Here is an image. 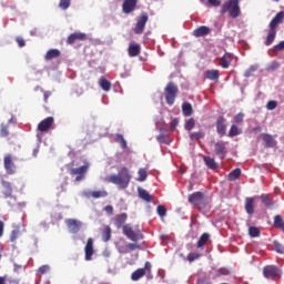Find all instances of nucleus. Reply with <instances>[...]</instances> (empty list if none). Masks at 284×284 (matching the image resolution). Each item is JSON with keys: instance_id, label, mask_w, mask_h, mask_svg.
I'll return each mask as SVG.
<instances>
[{"instance_id": "1", "label": "nucleus", "mask_w": 284, "mask_h": 284, "mask_svg": "<svg viewBox=\"0 0 284 284\" xmlns=\"http://www.w3.org/2000/svg\"><path fill=\"white\" fill-rule=\"evenodd\" d=\"M105 181L106 183H113L119 190H126L130 181H132V174L130 173V169L122 166L119 169L118 174H111Z\"/></svg>"}, {"instance_id": "2", "label": "nucleus", "mask_w": 284, "mask_h": 284, "mask_svg": "<svg viewBox=\"0 0 284 284\" xmlns=\"http://www.w3.org/2000/svg\"><path fill=\"white\" fill-rule=\"evenodd\" d=\"M222 14L225 12L230 13L232 19H236L241 16V7L239 6V0H229L222 6Z\"/></svg>"}, {"instance_id": "3", "label": "nucleus", "mask_w": 284, "mask_h": 284, "mask_svg": "<svg viewBox=\"0 0 284 284\" xmlns=\"http://www.w3.org/2000/svg\"><path fill=\"white\" fill-rule=\"evenodd\" d=\"M123 234L129 239V241H133V243L143 241V233H141L139 229H133L129 224L123 226Z\"/></svg>"}, {"instance_id": "4", "label": "nucleus", "mask_w": 284, "mask_h": 284, "mask_svg": "<svg viewBox=\"0 0 284 284\" xmlns=\"http://www.w3.org/2000/svg\"><path fill=\"white\" fill-rule=\"evenodd\" d=\"M151 274H152V263L145 262L144 267L138 268L136 271H134L131 275V278L133 281H140V278H143L144 276L150 277Z\"/></svg>"}, {"instance_id": "5", "label": "nucleus", "mask_w": 284, "mask_h": 284, "mask_svg": "<svg viewBox=\"0 0 284 284\" xmlns=\"http://www.w3.org/2000/svg\"><path fill=\"white\" fill-rule=\"evenodd\" d=\"M164 94L168 105H174L176 94H179V88L175 87L172 82H170L165 88Z\"/></svg>"}, {"instance_id": "6", "label": "nucleus", "mask_w": 284, "mask_h": 284, "mask_svg": "<svg viewBox=\"0 0 284 284\" xmlns=\"http://www.w3.org/2000/svg\"><path fill=\"white\" fill-rule=\"evenodd\" d=\"M263 274H264L265 278H272V280L281 278V270H278V267H276L274 265L264 267Z\"/></svg>"}, {"instance_id": "7", "label": "nucleus", "mask_w": 284, "mask_h": 284, "mask_svg": "<svg viewBox=\"0 0 284 284\" xmlns=\"http://www.w3.org/2000/svg\"><path fill=\"white\" fill-rule=\"evenodd\" d=\"M148 14L143 13L139 19L134 28L135 34H143V30H145V23H148Z\"/></svg>"}, {"instance_id": "8", "label": "nucleus", "mask_w": 284, "mask_h": 284, "mask_svg": "<svg viewBox=\"0 0 284 284\" xmlns=\"http://www.w3.org/2000/svg\"><path fill=\"white\" fill-rule=\"evenodd\" d=\"M67 226L69 232H71V234H77L79 232V230H81V221L79 220H74V219H69L65 221Z\"/></svg>"}, {"instance_id": "9", "label": "nucleus", "mask_w": 284, "mask_h": 284, "mask_svg": "<svg viewBox=\"0 0 284 284\" xmlns=\"http://www.w3.org/2000/svg\"><path fill=\"white\" fill-rule=\"evenodd\" d=\"M52 125H54V118L49 116L44 120H42L39 124H38V130L40 132H48V130H50V128H52Z\"/></svg>"}, {"instance_id": "10", "label": "nucleus", "mask_w": 284, "mask_h": 284, "mask_svg": "<svg viewBox=\"0 0 284 284\" xmlns=\"http://www.w3.org/2000/svg\"><path fill=\"white\" fill-rule=\"evenodd\" d=\"M85 261H92V255L94 254V240L90 237L84 247Z\"/></svg>"}, {"instance_id": "11", "label": "nucleus", "mask_w": 284, "mask_h": 284, "mask_svg": "<svg viewBox=\"0 0 284 284\" xmlns=\"http://www.w3.org/2000/svg\"><path fill=\"white\" fill-rule=\"evenodd\" d=\"M128 54L131 58L139 57L141 54V44L131 42L128 48Z\"/></svg>"}, {"instance_id": "12", "label": "nucleus", "mask_w": 284, "mask_h": 284, "mask_svg": "<svg viewBox=\"0 0 284 284\" xmlns=\"http://www.w3.org/2000/svg\"><path fill=\"white\" fill-rule=\"evenodd\" d=\"M83 196L87 199H104V196H108V193L105 191H84Z\"/></svg>"}, {"instance_id": "13", "label": "nucleus", "mask_w": 284, "mask_h": 284, "mask_svg": "<svg viewBox=\"0 0 284 284\" xmlns=\"http://www.w3.org/2000/svg\"><path fill=\"white\" fill-rule=\"evenodd\" d=\"M210 32H212V29H210L209 27H205V26H201V27L196 28L195 30H193V37H196V39H199L201 37H207V34H210Z\"/></svg>"}, {"instance_id": "14", "label": "nucleus", "mask_w": 284, "mask_h": 284, "mask_svg": "<svg viewBox=\"0 0 284 284\" xmlns=\"http://www.w3.org/2000/svg\"><path fill=\"white\" fill-rule=\"evenodd\" d=\"M4 170H7V174H14L17 170L14 163L12 162V156L10 155L4 156Z\"/></svg>"}, {"instance_id": "15", "label": "nucleus", "mask_w": 284, "mask_h": 284, "mask_svg": "<svg viewBox=\"0 0 284 284\" xmlns=\"http://www.w3.org/2000/svg\"><path fill=\"white\" fill-rule=\"evenodd\" d=\"M232 61H234V54H232V53H225V54L220 59V65H221V68L227 69V68H230Z\"/></svg>"}, {"instance_id": "16", "label": "nucleus", "mask_w": 284, "mask_h": 284, "mask_svg": "<svg viewBox=\"0 0 284 284\" xmlns=\"http://www.w3.org/2000/svg\"><path fill=\"white\" fill-rule=\"evenodd\" d=\"M134 8H136V0H124L122 9L125 14H130V12H133Z\"/></svg>"}, {"instance_id": "17", "label": "nucleus", "mask_w": 284, "mask_h": 284, "mask_svg": "<svg viewBox=\"0 0 284 284\" xmlns=\"http://www.w3.org/2000/svg\"><path fill=\"white\" fill-rule=\"evenodd\" d=\"M88 168H89V165L85 164V165H82V166H80V168H78V169L71 170V174L78 175V176L75 178V181H82V179H83L85 172H88Z\"/></svg>"}, {"instance_id": "18", "label": "nucleus", "mask_w": 284, "mask_h": 284, "mask_svg": "<svg viewBox=\"0 0 284 284\" xmlns=\"http://www.w3.org/2000/svg\"><path fill=\"white\" fill-rule=\"evenodd\" d=\"M203 202V193L201 192H195L189 196V203L192 205H201Z\"/></svg>"}, {"instance_id": "19", "label": "nucleus", "mask_w": 284, "mask_h": 284, "mask_svg": "<svg viewBox=\"0 0 284 284\" xmlns=\"http://www.w3.org/2000/svg\"><path fill=\"white\" fill-rule=\"evenodd\" d=\"M216 129L220 136H224L227 125L225 124V118L220 116L216 122Z\"/></svg>"}, {"instance_id": "20", "label": "nucleus", "mask_w": 284, "mask_h": 284, "mask_svg": "<svg viewBox=\"0 0 284 284\" xmlns=\"http://www.w3.org/2000/svg\"><path fill=\"white\" fill-rule=\"evenodd\" d=\"M215 154H217L220 159H225V154H227V150L225 149V143L223 142L215 143Z\"/></svg>"}, {"instance_id": "21", "label": "nucleus", "mask_w": 284, "mask_h": 284, "mask_svg": "<svg viewBox=\"0 0 284 284\" xmlns=\"http://www.w3.org/2000/svg\"><path fill=\"white\" fill-rule=\"evenodd\" d=\"M266 148H274L276 145V140H274V136L267 133H262L261 134Z\"/></svg>"}, {"instance_id": "22", "label": "nucleus", "mask_w": 284, "mask_h": 284, "mask_svg": "<svg viewBox=\"0 0 284 284\" xmlns=\"http://www.w3.org/2000/svg\"><path fill=\"white\" fill-rule=\"evenodd\" d=\"M126 221H128V214L121 213V214L115 216L114 225L118 229L123 227V225L125 224Z\"/></svg>"}, {"instance_id": "23", "label": "nucleus", "mask_w": 284, "mask_h": 284, "mask_svg": "<svg viewBox=\"0 0 284 284\" xmlns=\"http://www.w3.org/2000/svg\"><path fill=\"white\" fill-rule=\"evenodd\" d=\"M284 11L278 12L270 23V28H277L280 23H283Z\"/></svg>"}, {"instance_id": "24", "label": "nucleus", "mask_w": 284, "mask_h": 284, "mask_svg": "<svg viewBox=\"0 0 284 284\" xmlns=\"http://www.w3.org/2000/svg\"><path fill=\"white\" fill-rule=\"evenodd\" d=\"M85 33H72L68 38V43L72 44L74 41H85Z\"/></svg>"}, {"instance_id": "25", "label": "nucleus", "mask_w": 284, "mask_h": 284, "mask_svg": "<svg viewBox=\"0 0 284 284\" xmlns=\"http://www.w3.org/2000/svg\"><path fill=\"white\" fill-rule=\"evenodd\" d=\"M138 194L140 196V199H142V201H146V203H150L152 201V195H150V193L148 191H145V189H138Z\"/></svg>"}, {"instance_id": "26", "label": "nucleus", "mask_w": 284, "mask_h": 284, "mask_svg": "<svg viewBox=\"0 0 284 284\" xmlns=\"http://www.w3.org/2000/svg\"><path fill=\"white\" fill-rule=\"evenodd\" d=\"M245 210L247 214H254V197H246Z\"/></svg>"}, {"instance_id": "27", "label": "nucleus", "mask_w": 284, "mask_h": 284, "mask_svg": "<svg viewBox=\"0 0 284 284\" xmlns=\"http://www.w3.org/2000/svg\"><path fill=\"white\" fill-rule=\"evenodd\" d=\"M274 39H276V29L271 28L266 37L265 45H272V43H274Z\"/></svg>"}, {"instance_id": "28", "label": "nucleus", "mask_w": 284, "mask_h": 284, "mask_svg": "<svg viewBox=\"0 0 284 284\" xmlns=\"http://www.w3.org/2000/svg\"><path fill=\"white\" fill-rule=\"evenodd\" d=\"M182 112L184 116H192L194 110L192 109V104L190 102H184L182 104Z\"/></svg>"}, {"instance_id": "29", "label": "nucleus", "mask_w": 284, "mask_h": 284, "mask_svg": "<svg viewBox=\"0 0 284 284\" xmlns=\"http://www.w3.org/2000/svg\"><path fill=\"white\" fill-rule=\"evenodd\" d=\"M99 85L102 90H104V92H110V90L112 88V83H110V81H108V79H105V78L100 79Z\"/></svg>"}, {"instance_id": "30", "label": "nucleus", "mask_w": 284, "mask_h": 284, "mask_svg": "<svg viewBox=\"0 0 284 284\" xmlns=\"http://www.w3.org/2000/svg\"><path fill=\"white\" fill-rule=\"evenodd\" d=\"M205 77L210 80V81H219V70H207L205 72Z\"/></svg>"}, {"instance_id": "31", "label": "nucleus", "mask_w": 284, "mask_h": 284, "mask_svg": "<svg viewBox=\"0 0 284 284\" xmlns=\"http://www.w3.org/2000/svg\"><path fill=\"white\" fill-rule=\"evenodd\" d=\"M2 186L4 187V199H10V196H12V185L10 184V182H6L2 181Z\"/></svg>"}, {"instance_id": "32", "label": "nucleus", "mask_w": 284, "mask_h": 284, "mask_svg": "<svg viewBox=\"0 0 284 284\" xmlns=\"http://www.w3.org/2000/svg\"><path fill=\"white\" fill-rule=\"evenodd\" d=\"M239 134H243V130L239 128L236 124H232L230 131H229V136H239Z\"/></svg>"}, {"instance_id": "33", "label": "nucleus", "mask_w": 284, "mask_h": 284, "mask_svg": "<svg viewBox=\"0 0 284 284\" xmlns=\"http://www.w3.org/2000/svg\"><path fill=\"white\" fill-rule=\"evenodd\" d=\"M112 239V229L110 226H105L102 232V240L104 243H108Z\"/></svg>"}, {"instance_id": "34", "label": "nucleus", "mask_w": 284, "mask_h": 284, "mask_svg": "<svg viewBox=\"0 0 284 284\" xmlns=\"http://www.w3.org/2000/svg\"><path fill=\"white\" fill-rule=\"evenodd\" d=\"M209 241H210V234H207V233L202 234L197 241L196 247L197 248L203 247Z\"/></svg>"}, {"instance_id": "35", "label": "nucleus", "mask_w": 284, "mask_h": 284, "mask_svg": "<svg viewBox=\"0 0 284 284\" xmlns=\"http://www.w3.org/2000/svg\"><path fill=\"white\" fill-rule=\"evenodd\" d=\"M61 51H59L58 49H51L47 52L45 59L50 61L51 59H57V57H59Z\"/></svg>"}, {"instance_id": "36", "label": "nucleus", "mask_w": 284, "mask_h": 284, "mask_svg": "<svg viewBox=\"0 0 284 284\" xmlns=\"http://www.w3.org/2000/svg\"><path fill=\"white\" fill-rule=\"evenodd\" d=\"M274 227H277L278 230H282L284 229V221H283V217L281 215H276L274 217Z\"/></svg>"}, {"instance_id": "37", "label": "nucleus", "mask_w": 284, "mask_h": 284, "mask_svg": "<svg viewBox=\"0 0 284 284\" xmlns=\"http://www.w3.org/2000/svg\"><path fill=\"white\" fill-rule=\"evenodd\" d=\"M204 163L210 168V170H216V162L210 156H204Z\"/></svg>"}, {"instance_id": "38", "label": "nucleus", "mask_w": 284, "mask_h": 284, "mask_svg": "<svg viewBox=\"0 0 284 284\" xmlns=\"http://www.w3.org/2000/svg\"><path fill=\"white\" fill-rule=\"evenodd\" d=\"M241 176V169H235L229 174V181H236Z\"/></svg>"}, {"instance_id": "39", "label": "nucleus", "mask_w": 284, "mask_h": 284, "mask_svg": "<svg viewBox=\"0 0 284 284\" xmlns=\"http://www.w3.org/2000/svg\"><path fill=\"white\" fill-rule=\"evenodd\" d=\"M186 258L189 263H194V261H199V258H201V253H196V252L189 253Z\"/></svg>"}, {"instance_id": "40", "label": "nucleus", "mask_w": 284, "mask_h": 284, "mask_svg": "<svg viewBox=\"0 0 284 284\" xmlns=\"http://www.w3.org/2000/svg\"><path fill=\"white\" fill-rule=\"evenodd\" d=\"M194 125H196V121L191 118L185 121L184 128H185V130H187L190 132L191 130L194 129Z\"/></svg>"}, {"instance_id": "41", "label": "nucleus", "mask_w": 284, "mask_h": 284, "mask_svg": "<svg viewBox=\"0 0 284 284\" xmlns=\"http://www.w3.org/2000/svg\"><path fill=\"white\" fill-rule=\"evenodd\" d=\"M138 174H139L138 181L140 183H143V181H145V179H148V171L145 169H140Z\"/></svg>"}, {"instance_id": "42", "label": "nucleus", "mask_w": 284, "mask_h": 284, "mask_svg": "<svg viewBox=\"0 0 284 284\" xmlns=\"http://www.w3.org/2000/svg\"><path fill=\"white\" fill-rule=\"evenodd\" d=\"M248 234L252 239H256V236H260L261 234V230H258V227H255V226H251L248 229Z\"/></svg>"}, {"instance_id": "43", "label": "nucleus", "mask_w": 284, "mask_h": 284, "mask_svg": "<svg viewBox=\"0 0 284 284\" xmlns=\"http://www.w3.org/2000/svg\"><path fill=\"white\" fill-rule=\"evenodd\" d=\"M243 119H245V114L243 113H237L234 118H233V125H239L240 123H243Z\"/></svg>"}, {"instance_id": "44", "label": "nucleus", "mask_w": 284, "mask_h": 284, "mask_svg": "<svg viewBox=\"0 0 284 284\" xmlns=\"http://www.w3.org/2000/svg\"><path fill=\"white\" fill-rule=\"evenodd\" d=\"M115 139H116L118 143H120V145L123 149L128 148V142H125V139H123V135L118 134V135H115Z\"/></svg>"}, {"instance_id": "45", "label": "nucleus", "mask_w": 284, "mask_h": 284, "mask_svg": "<svg viewBox=\"0 0 284 284\" xmlns=\"http://www.w3.org/2000/svg\"><path fill=\"white\" fill-rule=\"evenodd\" d=\"M126 250L128 252H134V250H141V245L136 244V243H129L126 244Z\"/></svg>"}, {"instance_id": "46", "label": "nucleus", "mask_w": 284, "mask_h": 284, "mask_svg": "<svg viewBox=\"0 0 284 284\" xmlns=\"http://www.w3.org/2000/svg\"><path fill=\"white\" fill-rule=\"evenodd\" d=\"M19 234H20L19 229H16V230H13V231L11 232L10 239H11V242H12V243H14V241H17V240L19 239Z\"/></svg>"}, {"instance_id": "47", "label": "nucleus", "mask_w": 284, "mask_h": 284, "mask_svg": "<svg viewBox=\"0 0 284 284\" xmlns=\"http://www.w3.org/2000/svg\"><path fill=\"white\" fill-rule=\"evenodd\" d=\"M158 214H159V216H165L166 214H168V210L165 209V206H163V205H159L158 206Z\"/></svg>"}, {"instance_id": "48", "label": "nucleus", "mask_w": 284, "mask_h": 284, "mask_svg": "<svg viewBox=\"0 0 284 284\" xmlns=\"http://www.w3.org/2000/svg\"><path fill=\"white\" fill-rule=\"evenodd\" d=\"M8 125H6V124H1V129H0V136H2V138H6V136H8Z\"/></svg>"}, {"instance_id": "49", "label": "nucleus", "mask_w": 284, "mask_h": 284, "mask_svg": "<svg viewBox=\"0 0 284 284\" xmlns=\"http://www.w3.org/2000/svg\"><path fill=\"white\" fill-rule=\"evenodd\" d=\"M59 6L62 10H68V8H70V0H60Z\"/></svg>"}, {"instance_id": "50", "label": "nucleus", "mask_w": 284, "mask_h": 284, "mask_svg": "<svg viewBox=\"0 0 284 284\" xmlns=\"http://www.w3.org/2000/svg\"><path fill=\"white\" fill-rule=\"evenodd\" d=\"M204 134L203 132H195L191 134L192 141H197V139H203Z\"/></svg>"}, {"instance_id": "51", "label": "nucleus", "mask_w": 284, "mask_h": 284, "mask_svg": "<svg viewBox=\"0 0 284 284\" xmlns=\"http://www.w3.org/2000/svg\"><path fill=\"white\" fill-rule=\"evenodd\" d=\"M274 52H282L284 50V41H281L278 44L274 45Z\"/></svg>"}, {"instance_id": "52", "label": "nucleus", "mask_w": 284, "mask_h": 284, "mask_svg": "<svg viewBox=\"0 0 284 284\" xmlns=\"http://www.w3.org/2000/svg\"><path fill=\"white\" fill-rule=\"evenodd\" d=\"M275 251L278 252V254H284V246L283 244L274 243Z\"/></svg>"}, {"instance_id": "53", "label": "nucleus", "mask_w": 284, "mask_h": 284, "mask_svg": "<svg viewBox=\"0 0 284 284\" xmlns=\"http://www.w3.org/2000/svg\"><path fill=\"white\" fill-rule=\"evenodd\" d=\"M178 125H179V120L178 119L172 120L171 123H170L171 132H174V130H176Z\"/></svg>"}, {"instance_id": "54", "label": "nucleus", "mask_w": 284, "mask_h": 284, "mask_svg": "<svg viewBox=\"0 0 284 284\" xmlns=\"http://www.w3.org/2000/svg\"><path fill=\"white\" fill-rule=\"evenodd\" d=\"M262 201L264 203V205H272V200L270 199V195H262Z\"/></svg>"}, {"instance_id": "55", "label": "nucleus", "mask_w": 284, "mask_h": 284, "mask_svg": "<svg viewBox=\"0 0 284 284\" xmlns=\"http://www.w3.org/2000/svg\"><path fill=\"white\" fill-rule=\"evenodd\" d=\"M38 272H39L40 274H47V272H50V266H49V265H42V266L38 270Z\"/></svg>"}, {"instance_id": "56", "label": "nucleus", "mask_w": 284, "mask_h": 284, "mask_svg": "<svg viewBox=\"0 0 284 284\" xmlns=\"http://www.w3.org/2000/svg\"><path fill=\"white\" fill-rule=\"evenodd\" d=\"M266 108L267 110H276V101H268Z\"/></svg>"}, {"instance_id": "57", "label": "nucleus", "mask_w": 284, "mask_h": 284, "mask_svg": "<svg viewBox=\"0 0 284 284\" xmlns=\"http://www.w3.org/2000/svg\"><path fill=\"white\" fill-rule=\"evenodd\" d=\"M207 3L213 8H219V6H221V0H207Z\"/></svg>"}, {"instance_id": "58", "label": "nucleus", "mask_w": 284, "mask_h": 284, "mask_svg": "<svg viewBox=\"0 0 284 284\" xmlns=\"http://www.w3.org/2000/svg\"><path fill=\"white\" fill-rule=\"evenodd\" d=\"M256 70H258V67H256V65L251 67V68L245 72V77H250V74H252V72H256Z\"/></svg>"}, {"instance_id": "59", "label": "nucleus", "mask_w": 284, "mask_h": 284, "mask_svg": "<svg viewBox=\"0 0 284 284\" xmlns=\"http://www.w3.org/2000/svg\"><path fill=\"white\" fill-rule=\"evenodd\" d=\"M104 212H106V214H113L114 207H112V205H108L104 207Z\"/></svg>"}, {"instance_id": "60", "label": "nucleus", "mask_w": 284, "mask_h": 284, "mask_svg": "<svg viewBox=\"0 0 284 284\" xmlns=\"http://www.w3.org/2000/svg\"><path fill=\"white\" fill-rule=\"evenodd\" d=\"M17 43L19 44L20 48H23L26 45V41L22 38H18Z\"/></svg>"}, {"instance_id": "61", "label": "nucleus", "mask_w": 284, "mask_h": 284, "mask_svg": "<svg viewBox=\"0 0 284 284\" xmlns=\"http://www.w3.org/2000/svg\"><path fill=\"white\" fill-rule=\"evenodd\" d=\"M120 254H128V245L125 247L120 246L119 248Z\"/></svg>"}, {"instance_id": "62", "label": "nucleus", "mask_w": 284, "mask_h": 284, "mask_svg": "<svg viewBox=\"0 0 284 284\" xmlns=\"http://www.w3.org/2000/svg\"><path fill=\"white\" fill-rule=\"evenodd\" d=\"M3 227H4V224L2 221H0V239L1 236H3Z\"/></svg>"}, {"instance_id": "63", "label": "nucleus", "mask_w": 284, "mask_h": 284, "mask_svg": "<svg viewBox=\"0 0 284 284\" xmlns=\"http://www.w3.org/2000/svg\"><path fill=\"white\" fill-rule=\"evenodd\" d=\"M0 284H6V277L0 276Z\"/></svg>"}, {"instance_id": "64", "label": "nucleus", "mask_w": 284, "mask_h": 284, "mask_svg": "<svg viewBox=\"0 0 284 284\" xmlns=\"http://www.w3.org/2000/svg\"><path fill=\"white\" fill-rule=\"evenodd\" d=\"M220 273H221V274H227V273H229V271H227V270H225V268H222V270H220Z\"/></svg>"}]
</instances>
